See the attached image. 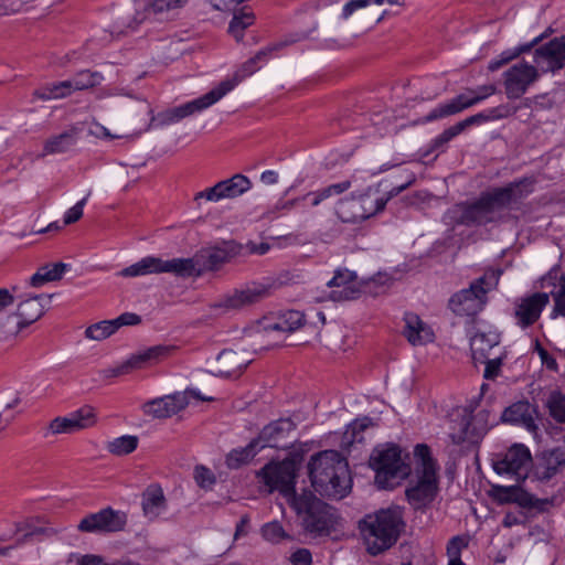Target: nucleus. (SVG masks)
I'll return each instance as SVG.
<instances>
[{
    "label": "nucleus",
    "instance_id": "46",
    "mask_svg": "<svg viewBox=\"0 0 565 565\" xmlns=\"http://www.w3.org/2000/svg\"><path fill=\"white\" fill-rule=\"evenodd\" d=\"M255 15L252 11L242 10L235 13L230 22L228 32L237 40H242L243 32L254 23Z\"/></svg>",
    "mask_w": 565,
    "mask_h": 565
},
{
    "label": "nucleus",
    "instance_id": "48",
    "mask_svg": "<svg viewBox=\"0 0 565 565\" xmlns=\"http://www.w3.org/2000/svg\"><path fill=\"white\" fill-rule=\"evenodd\" d=\"M546 407L556 422L565 424V395L561 391L551 392L546 401Z\"/></svg>",
    "mask_w": 565,
    "mask_h": 565
},
{
    "label": "nucleus",
    "instance_id": "35",
    "mask_svg": "<svg viewBox=\"0 0 565 565\" xmlns=\"http://www.w3.org/2000/svg\"><path fill=\"white\" fill-rule=\"evenodd\" d=\"M335 213L344 223H358L365 220V214H363L356 196L340 200Z\"/></svg>",
    "mask_w": 565,
    "mask_h": 565
},
{
    "label": "nucleus",
    "instance_id": "50",
    "mask_svg": "<svg viewBox=\"0 0 565 565\" xmlns=\"http://www.w3.org/2000/svg\"><path fill=\"white\" fill-rule=\"evenodd\" d=\"M116 331L117 326L114 320H105L89 326L85 331V335L89 339L100 341L110 337Z\"/></svg>",
    "mask_w": 565,
    "mask_h": 565
},
{
    "label": "nucleus",
    "instance_id": "17",
    "mask_svg": "<svg viewBox=\"0 0 565 565\" xmlns=\"http://www.w3.org/2000/svg\"><path fill=\"white\" fill-rule=\"evenodd\" d=\"M96 423V415L90 406H84L65 417H56L49 424L44 437L49 435L73 434L92 427Z\"/></svg>",
    "mask_w": 565,
    "mask_h": 565
},
{
    "label": "nucleus",
    "instance_id": "10",
    "mask_svg": "<svg viewBox=\"0 0 565 565\" xmlns=\"http://www.w3.org/2000/svg\"><path fill=\"white\" fill-rule=\"evenodd\" d=\"M298 467L294 459L286 458L280 461L271 460L266 463L256 477L269 492H279V494H297L296 478Z\"/></svg>",
    "mask_w": 565,
    "mask_h": 565
},
{
    "label": "nucleus",
    "instance_id": "4",
    "mask_svg": "<svg viewBox=\"0 0 565 565\" xmlns=\"http://www.w3.org/2000/svg\"><path fill=\"white\" fill-rule=\"evenodd\" d=\"M501 269L490 268L470 282L468 288L455 292L448 301V308L460 317H473L481 312L488 303V294L497 289Z\"/></svg>",
    "mask_w": 565,
    "mask_h": 565
},
{
    "label": "nucleus",
    "instance_id": "30",
    "mask_svg": "<svg viewBox=\"0 0 565 565\" xmlns=\"http://www.w3.org/2000/svg\"><path fill=\"white\" fill-rule=\"evenodd\" d=\"M403 334L412 345H425L434 341V332L418 315L407 312L404 316Z\"/></svg>",
    "mask_w": 565,
    "mask_h": 565
},
{
    "label": "nucleus",
    "instance_id": "56",
    "mask_svg": "<svg viewBox=\"0 0 565 565\" xmlns=\"http://www.w3.org/2000/svg\"><path fill=\"white\" fill-rule=\"evenodd\" d=\"M379 4L382 6L384 0H350L342 10V18L348 19L354 11L361 8H365L369 4Z\"/></svg>",
    "mask_w": 565,
    "mask_h": 565
},
{
    "label": "nucleus",
    "instance_id": "62",
    "mask_svg": "<svg viewBox=\"0 0 565 565\" xmlns=\"http://www.w3.org/2000/svg\"><path fill=\"white\" fill-rule=\"evenodd\" d=\"M17 287H12V290L7 288H0V313L3 312L7 308L14 303L15 297L14 292Z\"/></svg>",
    "mask_w": 565,
    "mask_h": 565
},
{
    "label": "nucleus",
    "instance_id": "24",
    "mask_svg": "<svg viewBox=\"0 0 565 565\" xmlns=\"http://www.w3.org/2000/svg\"><path fill=\"white\" fill-rule=\"evenodd\" d=\"M126 524V515L121 512L105 509L97 513L84 518L78 529L85 532L106 531L116 532L121 530Z\"/></svg>",
    "mask_w": 565,
    "mask_h": 565
},
{
    "label": "nucleus",
    "instance_id": "12",
    "mask_svg": "<svg viewBox=\"0 0 565 565\" xmlns=\"http://www.w3.org/2000/svg\"><path fill=\"white\" fill-rule=\"evenodd\" d=\"M497 92V87L492 84L482 85L476 89L468 88L465 93L455 96L454 98L438 105L431 109L425 120L434 121L445 117H449L468 109Z\"/></svg>",
    "mask_w": 565,
    "mask_h": 565
},
{
    "label": "nucleus",
    "instance_id": "55",
    "mask_svg": "<svg viewBox=\"0 0 565 565\" xmlns=\"http://www.w3.org/2000/svg\"><path fill=\"white\" fill-rule=\"evenodd\" d=\"M469 539L467 536H455L450 540L447 546V554L449 561L460 559L461 551L467 547Z\"/></svg>",
    "mask_w": 565,
    "mask_h": 565
},
{
    "label": "nucleus",
    "instance_id": "33",
    "mask_svg": "<svg viewBox=\"0 0 565 565\" xmlns=\"http://www.w3.org/2000/svg\"><path fill=\"white\" fill-rule=\"evenodd\" d=\"M45 533V529L33 519L23 520L14 525L13 530L3 532L2 541H14L21 543L32 536Z\"/></svg>",
    "mask_w": 565,
    "mask_h": 565
},
{
    "label": "nucleus",
    "instance_id": "45",
    "mask_svg": "<svg viewBox=\"0 0 565 565\" xmlns=\"http://www.w3.org/2000/svg\"><path fill=\"white\" fill-rule=\"evenodd\" d=\"M138 446V437L125 435L115 438L107 444V450L116 456H125L131 454Z\"/></svg>",
    "mask_w": 565,
    "mask_h": 565
},
{
    "label": "nucleus",
    "instance_id": "2",
    "mask_svg": "<svg viewBox=\"0 0 565 565\" xmlns=\"http://www.w3.org/2000/svg\"><path fill=\"white\" fill-rule=\"evenodd\" d=\"M405 530L399 508L382 509L359 522L361 539L369 554L375 556L391 548Z\"/></svg>",
    "mask_w": 565,
    "mask_h": 565
},
{
    "label": "nucleus",
    "instance_id": "52",
    "mask_svg": "<svg viewBox=\"0 0 565 565\" xmlns=\"http://www.w3.org/2000/svg\"><path fill=\"white\" fill-rule=\"evenodd\" d=\"M142 509L146 516L153 519L161 515L166 511L164 497H145Z\"/></svg>",
    "mask_w": 565,
    "mask_h": 565
},
{
    "label": "nucleus",
    "instance_id": "39",
    "mask_svg": "<svg viewBox=\"0 0 565 565\" xmlns=\"http://www.w3.org/2000/svg\"><path fill=\"white\" fill-rule=\"evenodd\" d=\"M350 188H351L350 181H342L339 183L330 184L326 188H322V189H319L316 191H310L307 193V198L309 200V205L311 207H317L326 200H328L334 195H340V194L344 193L345 191H348Z\"/></svg>",
    "mask_w": 565,
    "mask_h": 565
},
{
    "label": "nucleus",
    "instance_id": "47",
    "mask_svg": "<svg viewBox=\"0 0 565 565\" xmlns=\"http://www.w3.org/2000/svg\"><path fill=\"white\" fill-rule=\"evenodd\" d=\"M373 425V419L369 416L355 418L347 426L344 431V439L350 444L361 441L363 439L361 434Z\"/></svg>",
    "mask_w": 565,
    "mask_h": 565
},
{
    "label": "nucleus",
    "instance_id": "53",
    "mask_svg": "<svg viewBox=\"0 0 565 565\" xmlns=\"http://www.w3.org/2000/svg\"><path fill=\"white\" fill-rule=\"evenodd\" d=\"M263 537L270 543H279L287 537L282 526L278 522H269L262 527Z\"/></svg>",
    "mask_w": 565,
    "mask_h": 565
},
{
    "label": "nucleus",
    "instance_id": "5",
    "mask_svg": "<svg viewBox=\"0 0 565 565\" xmlns=\"http://www.w3.org/2000/svg\"><path fill=\"white\" fill-rule=\"evenodd\" d=\"M532 461L531 451L523 444H513L505 451L494 454L491 459L493 470L499 476L513 481L504 489L520 491L519 494H531V489L525 483L530 479Z\"/></svg>",
    "mask_w": 565,
    "mask_h": 565
},
{
    "label": "nucleus",
    "instance_id": "51",
    "mask_svg": "<svg viewBox=\"0 0 565 565\" xmlns=\"http://www.w3.org/2000/svg\"><path fill=\"white\" fill-rule=\"evenodd\" d=\"M193 478L196 484L205 491H211L216 482V477L213 471L202 465L195 466Z\"/></svg>",
    "mask_w": 565,
    "mask_h": 565
},
{
    "label": "nucleus",
    "instance_id": "16",
    "mask_svg": "<svg viewBox=\"0 0 565 565\" xmlns=\"http://www.w3.org/2000/svg\"><path fill=\"white\" fill-rule=\"evenodd\" d=\"M537 66L522 62L514 64L504 72V88L509 99H516L524 95L527 88L535 83L539 77Z\"/></svg>",
    "mask_w": 565,
    "mask_h": 565
},
{
    "label": "nucleus",
    "instance_id": "60",
    "mask_svg": "<svg viewBox=\"0 0 565 565\" xmlns=\"http://www.w3.org/2000/svg\"><path fill=\"white\" fill-rule=\"evenodd\" d=\"M117 330L124 326H137L141 322V317L134 312H124L116 319H113Z\"/></svg>",
    "mask_w": 565,
    "mask_h": 565
},
{
    "label": "nucleus",
    "instance_id": "27",
    "mask_svg": "<svg viewBox=\"0 0 565 565\" xmlns=\"http://www.w3.org/2000/svg\"><path fill=\"white\" fill-rule=\"evenodd\" d=\"M50 296L39 295L26 298L23 301H20L17 308V312L13 316L8 317V321L11 318H15V330L11 332V334H17L23 328L34 323L39 320L44 313V303L43 301H49Z\"/></svg>",
    "mask_w": 565,
    "mask_h": 565
},
{
    "label": "nucleus",
    "instance_id": "59",
    "mask_svg": "<svg viewBox=\"0 0 565 565\" xmlns=\"http://www.w3.org/2000/svg\"><path fill=\"white\" fill-rule=\"evenodd\" d=\"M291 565H310L312 563V556L309 550L298 548L290 555Z\"/></svg>",
    "mask_w": 565,
    "mask_h": 565
},
{
    "label": "nucleus",
    "instance_id": "13",
    "mask_svg": "<svg viewBox=\"0 0 565 565\" xmlns=\"http://www.w3.org/2000/svg\"><path fill=\"white\" fill-rule=\"evenodd\" d=\"M490 412L481 409L476 414L465 412L460 420L456 423L450 434L454 444H478L488 431Z\"/></svg>",
    "mask_w": 565,
    "mask_h": 565
},
{
    "label": "nucleus",
    "instance_id": "40",
    "mask_svg": "<svg viewBox=\"0 0 565 565\" xmlns=\"http://www.w3.org/2000/svg\"><path fill=\"white\" fill-rule=\"evenodd\" d=\"M66 267L67 265L64 263H56L52 266H43L34 275L31 276L30 285L32 287H40L45 282L58 280L65 273Z\"/></svg>",
    "mask_w": 565,
    "mask_h": 565
},
{
    "label": "nucleus",
    "instance_id": "32",
    "mask_svg": "<svg viewBox=\"0 0 565 565\" xmlns=\"http://www.w3.org/2000/svg\"><path fill=\"white\" fill-rule=\"evenodd\" d=\"M500 337L495 332H477L470 340L471 356L477 365L493 356L492 350L499 347Z\"/></svg>",
    "mask_w": 565,
    "mask_h": 565
},
{
    "label": "nucleus",
    "instance_id": "43",
    "mask_svg": "<svg viewBox=\"0 0 565 565\" xmlns=\"http://www.w3.org/2000/svg\"><path fill=\"white\" fill-rule=\"evenodd\" d=\"M103 81V75L98 72H90L83 70L78 72L73 78L68 79L71 87L74 90H83L99 85Z\"/></svg>",
    "mask_w": 565,
    "mask_h": 565
},
{
    "label": "nucleus",
    "instance_id": "61",
    "mask_svg": "<svg viewBox=\"0 0 565 565\" xmlns=\"http://www.w3.org/2000/svg\"><path fill=\"white\" fill-rule=\"evenodd\" d=\"M555 306L554 311L565 317V281L559 286L557 291L552 292Z\"/></svg>",
    "mask_w": 565,
    "mask_h": 565
},
{
    "label": "nucleus",
    "instance_id": "36",
    "mask_svg": "<svg viewBox=\"0 0 565 565\" xmlns=\"http://www.w3.org/2000/svg\"><path fill=\"white\" fill-rule=\"evenodd\" d=\"M260 450L259 446L252 439L248 445L241 448L231 450L226 456V466L230 469H238L244 465H247Z\"/></svg>",
    "mask_w": 565,
    "mask_h": 565
},
{
    "label": "nucleus",
    "instance_id": "34",
    "mask_svg": "<svg viewBox=\"0 0 565 565\" xmlns=\"http://www.w3.org/2000/svg\"><path fill=\"white\" fill-rule=\"evenodd\" d=\"M79 130L72 127L57 136L47 139L44 143L43 154L62 153L70 150L78 139Z\"/></svg>",
    "mask_w": 565,
    "mask_h": 565
},
{
    "label": "nucleus",
    "instance_id": "23",
    "mask_svg": "<svg viewBox=\"0 0 565 565\" xmlns=\"http://www.w3.org/2000/svg\"><path fill=\"white\" fill-rule=\"evenodd\" d=\"M327 286L337 288L330 294V298L334 301L353 300L359 298L362 292L356 274L349 269L337 270Z\"/></svg>",
    "mask_w": 565,
    "mask_h": 565
},
{
    "label": "nucleus",
    "instance_id": "57",
    "mask_svg": "<svg viewBox=\"0 0 565 565\" xmlns=\"http://www.w3.org/2000/svg\"><path fill=\"white\" fill-rule=\"evenodd\" d=\"M462 131H465V128L462 127L461 121L455 124L454 126L445 129L436 139L434 140L436 146H440L444 143H447L456 136L460 135Z\"/></svg>",
    "mask_w": 565,
    "mask_h": 565
},
{
    "label": "nucleus",
    "instance_id": "28",
    "mask_svg": "<svg viewBox=\"0 0 565 565\" xmlns=\"http://www.w3.org/2000/svg\"><path fill=\"white\" fill-rule=\"evenodd\" d=\"M175 350L173 345L159 344L131 354L125 362L129 372L146 369L160 363L172 354Z\"/></svg>",
    "mask_w": 565,
    "mask_h": 565
},
{
    "label": "nucleus",
    "instance_id": "18",
    "mask_svg": "<svg viewBox=\"0 0 565 565\" xmlns=\"http://www.w3.org/2000/svg\"><path fill=\"white\" fill-rule=\"evenodd\" d=\"M534 63L543 73H555L565 66V35L557 36L537 47Z\"/></svg>",
    "mask_w": 565,
    "mask_h": 565
},
{
    "label": "nucleus",
    "instance_id": "20",
    "mask_svg": "<svg viewBox=\"0 0 565 565\" xmlns=\"http://www.w3.org/2000/svg\"><path fill=\"white\" fill-rule=\"evenodd\" d=\"M296 429V424L290 418H279L273 420L259 431L255 439L259 448H288L286 440L291 431Z\"/></svg>",
    "mask_w": 565,
    "mask_h": 565
},
{
    "label": "nucleus",
    "instance_id": "44",
    "mask_svg": "<svg viewBox=\"0 0 565 565\" xmlns=\"http://www.w3.org/2000/svg\"><path fill=\"white\" fill-rule=\"evenodd\" d=\"M500 503H515L518 507L524 509L525 515H531L535 511L544 509L546 500H539L536 497H498Z\"/></svg>",
    "mask_w": 565,
    "mask_h": 565
},
{
    "label": "nucleus",
    "instance_id": "38",
    "mask_svg": "<svg viewBox=\"0 0 565 565\" xmlns=\"http://www.w3.org/2000/svg\"><path fill=\"white\" fill-rule=\"evenodd\" d=\"M350 188H351L350 181H342L339 183L330 184L326 188H322V189H319L316 191H310L307 193V198L309 200V205L311 207H317L326 200H328L334 195H340V194L344 193L345 191H348Z\"/></svg>",
    "mask_w": 565,
    "mask_h": 565
},
{
    "label": "nucleus",
    "instance_id": "11",
    "mask_svg": "<svg viewBox=\"0 0 565 565\" xmlns=\"http://www.w3.org/2000/svg\"><path fill=\"white\" fill-rule=\"evenodd\" d=\"M230 258V253L218 247L201 249L190 258H175L178 277H198L205 271L217 270Z\"/></svg>",
    "mask_w": 565,
    "mask_h": 565
},
{
    "label": "nucleus",
    "instance_id": "3",
    "mask_svg": "<svg viewBox=\"0 0 565 565\" xmlns=\"http://www.w3.org/2000/svg\"><path fill=\"white\" fill-rule=\"evenodd\" d=\"M308 475L315 492L342 494L351 491L348 462L337 450H323L308 462Z\"/></svg>",
    "mask_w": 565,
    "mask_h": 565
},
{
    "label": "nucleus",
    "instance_id": "42",
    "mask_svg": "<svg viewBox=\"0 0 565 565\" xmlns=\"http://www.w3.org/2000/svg\"><path fill=\"white\" fill-rule=\"evenodd\" d=\"M305 316L300 311L290 310L286 312L280 321L270 324L265 330L266 331H282V332H292L299 329L303 324Z\"/></svg>",
    "mask_w": 565,
    "mask_h": 565
},
{
    "label": "nucleus",
    "instance_id": "8",
    "mask_svg": "<svg viewBox=\"0 0 565 565\" xmlns=\"http://www.w3.org/2000/svg\"><path fill=\"white\" fill-rule=\"evenodd\" d=\"M285 498L308 532L322 535L329 534L334 529L337 523L334 512L318 497Z\"/></svg>",
    "mask_w": 565,
    "mask_h": 565
},
{
    "label": "nucleus",
    "instance_id": "19",
    "mask_svg": "<svg viewBox=\"0 0 565 565\" xmlns=\"http://www.w3.org/2000/svg\"><path fill=\"white\" fill-rule=\"evenodd\" d=\"M548 301L550 297L546 292H534L531 296L518 299L514 303V317L518 326L526 329L534 324Z\"/></svg>",
    "mask_w": 565,
    "mask_h": 565
},
{
    "label": "nucleus",
    "instance_id": "29",
    "mask_svg": "<svg viewBox=\"0 0 565 565\" xmlns=\"http://www.w3.org/2000/svg\"><path fill=\"white\" fill-rule=\"evenodd\" d=\"M534 414L535 408L527 401H520L507 407L501 418L504 423L521 425L530 433L535 434L537 425Z\"/></svg>",
    "mask_w": 565,
    "mask_h": 565
},
{
    "label": "nucleus",
    "instance_id": "15",
    "mask_svg": "<svg viewBox=\"0 0 565 565\" xmlns=\"http://www.w3.org/2000/svg\"><path fill=\"white\" fill-rule=\"evenodd\" d=\"M252 181L244 174L236 173L233 177L218 181L211 188L198 192L194 201L200 203V200L205 199L211 202H218L223 199H235L252 189Z\"/></svg>",
    "mask_w": 565,
    "mask_h": 565
},
{
    "label": "nucleus",
    "instance_id": "25",
    "mask_svg": "<svg viewBox=\"0 0 565 565\" xmlns=\"http://www.w3.org/2000/svg\"><path fill=\"white\" fill-rule=\"evenodd\" d=\"M188 404L186 394L174 393L145 403L142 411L146 415L153 418H167L184 409Z\"/></svg>",
    "mask_w": 565,
    "mask_h": 565
},
{
    "label": "nucleus",
    "instance_id": "7",
    "mask_svg": "<svg viewBox=\"0 0 565 565\" xmlns=\"http://www.w3.org/2000/svg\"><path fill=\"white\" fill-rule=\"evenodd\" d=\"M405 494H437L440 491V467L426 444L414 448V469H409Z\"/></svg>",
    "mask_w": 565,
    "mask_h": 565
},
{
    "label": "nucleus",
    "instance_id": "37",
    "mask_svg": "<svg viewBox=\"0 0 565 565\" xmlns=\"http://www.w3.org/2000/svg\"><path fill=\"white\" fill-rule=\"evenodd\" d=\"M516 107H511L509 105H500L489 110L488 114L479 113L472 116L467 117L461 120L462 127L465 130L473 125H479L486 122L488 120L501 119L514 115L516 113Z\"/></svg>",
    "mask_w": 565,
    "mask_h": 565
},
{
    "label": "nucleus",
    "instance_id": "58",
    "mask_svg": "<svg viewBox=\"0 0 565 565\" xmlns=\"http://www.w3.org/2000/svg\"><path fill=\"white\" fill-rule=\"evenodd\" d=\"M87 198L78 201L74 206L68 209L64 215V224L70 225L77 222L83 216V210Z\"/></svg>",
    "mask_w": 565,
    "mask_h": 565
},
{
    "label": "nucleus",
    "instance_id": "9",
    "mask_svg": "<svg viewBox=\"0 0 565 565\" xmlns=\"http://www.w3.org/2000/svg\"><path fill=\"white\" fill-rule=\"evenodd\" d=\"M235 84L233 82L224 81L220 83L217 87L196 99L159 113L157 116L152 117L151 125L153 127L169 126L196 113H201L217 103L223 96L231 92Z\"/></svg>",
    "mask_w": 565,
    "mask_h": 565
},
{
    "label": "nucleus",
    "instance_id": "54",
    "mask_svg": "<svg viewBox=\"0 0 565 565\" xmlns=\"http://www.w3.org/2000/svg\"><path fill=\"white\" fill-rule=\"evenodd\" d=\"M503 359L501 355L489 356L484 362H478V364H484L483 377L486 380H494L501 371Z\"/></svg>",
    "mask_w": 565,
    "mask_h": 565
},
{
    "label": "nucleus",
    "instance_id": "1",
    "mask_svg": "<svg viewBox=\"0 0 565 565\" xmlns=\"http://www.w3.org/2000/svg\"><path fill=\"white\" fill-rule=\"evenodd\" d=\"M533 185L532 179L523 178L482 192L477 200L459 205L458 222L466 226L504 222L509 216L507 211L529 196L533 192Z\"/></svg>",
    "mask_w": 565,
    "mask_h": 565
},
{
    "label": "nucleus",
    "instance_id": "26",
    "mask_svg": "<svg viewBox=\"0 0 565 565\" xmlns=\"http://www.w3.org/2000/svg\"><path fill=\"white\" fill-rule=\"evenodd\" d=\"M565 467V450L555 448L544 452L542 458L535 463L530 480L541 483L548 482L558 475Z\"/></svg>",
    "mask_w": 565,
    "mask_h": 565
},
{
    "label": "nucleus",
    "instance_id": "31",
    "mask_svg": "<svg viewBox=\"0 0 565 565\" xmlns=\"http://www.w3.org/2000/svg\"><path fill=\"white\" fill-rule=\"evenodd\" d=\"M248 360L233 350H223L211 365V373L216 376H233L242 372Z\"/></svg>",
    "mask_w": 565,
    "mask_h": 565
},
{
    "label": "nucleus",
    "instance_id": "41",
    "mask_svg": "<svg viewBox=\"0 0 565 565\" xmlns=\"http://www.w3.org/2000/svg\"><path fill=\"white\" fill-rule=\"evenodd\" d=\"M73 92L71 83L67 81L45 85L34 92V96L43 100L63 98Z\"/></svg>",
    "mask_w": 565,
    "mask_h": 565
},
{
    "label": "nucleus",
    "instance_id": "49",
    "mask_svg": "<svg viewBox=\"0 0 565 565\" xmlns=\"http://www.w3.org/2000/svg\"><path fill=\"white\" fill-rule=\"evenodd\" d=\"M189 0H152L147 7V12L157 17H163L171 11L183 8Z\"/></svg>",
    "mask_w": 565,
    "mask_h": 565
},
{
    "label": "nucleus",
    "instance_id": "64",
    "mask_svg": "<svg viewBox=\"0 0 565 565\" xmlns=\"http://www.w3.org/2000/svg\"><path fill=\"white\" fill-rule=\"evenodd\" d=\"M89 134L96 138L114 139L118 136H114L109 130L98 122H93L89 127Z\"/></svg>",
    "mask_w": 565,
    "mask_h": 565
},
{
    "label": "nucleus",
    "instance_id": "21",
    "mask_svg": "<svg viewBox=\"0 0 565 565\" xmlns=\"http://www.w3.org/2000/svg\"><path fill=\"white\" fill-rule=\"evenodd\" d=\"M415 181L416 174L407 173L406 183H402L397 186L392 188L385 195H379L377 192L367 191L356 196L359 203L361 204L363 214H365V220L377 214L379 212H382L391 199L397 196L404 190L413 185Z\"/></svg>",
    "mask_w": 565,
    "mask_h": 565
},
{
    "label": "nucleus",
    "instance_id": "63",
    "mask_svg": "<svg viewBox=\"0 0 565 565\" xmlns=\"http://www.w3.org/2000/svg\"><path fill=\"white\" fill-rule=\"evenodd\" d=\"M129 373L130 372H129L128 366H127L125 361L121 362L117 366L108 367V369L103 370V376L106 377V379L117 377V376L126 375V374H129Z\"/></svg>",
    "mask_w": 565,
    "mask_h": 565
},
{
    "label": "nucleus",
    "instance_id": "14",
    "mask_svg": "<svg viewBox=\"0 0 565 565\" xmlns=\"http://www.w3.org/2000/svg\"><path fill=\"white\" fill-rule=\"evenodd\" d=\"M267 295L268 288L265 285L253 282L246 285L242 289H235L232 292L224 295L218 301L212 303L210 307L222 312L238 310L259 302Z\"/></svg>",
    "mask_w": 565,
    "mask_h": 565
},
{
    "label": "nucleus",
    "instance_id": "22",
    "mask_svg": "<svg viewBox=\"0 0 565 565\" xmlns=\"http://www.w3.org/2000/svg\"><path fill=\"white\" fill-rule=\"evenodd\" d=\"M173 274L178 276L175 258L162 259L160 257L147 256L139 262L121 269L119 276L121 277H139L150 274Z\"/></svg>",
    "mask_w": 565,
    "mask_h": 565
},
{
    "label": "nucleus",
    "instance_id": "6",
    "mask_svg": "<svg viewBox=\"0 0 565 565\" xmlns=\"http://www.w3.org/2000/svg\"><path fill=\"white\" fill-rule=\"evenodd\" d=\"M369 463L375 471L379 490H393L409 473V466L402 459L401 448L393 444L374 448Z\"/></svg>",
    "mask_w": 565,
    "mask_h": 565
}]
</instances>
